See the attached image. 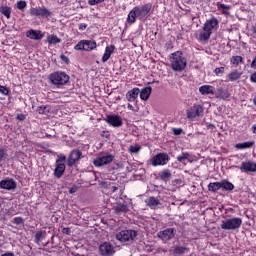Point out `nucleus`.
I'll list each match as a JSON object with an SVG mask.
<instances>
[{
    "label": "nucleus",
    "mask_w": 256,
    "mask_h": 256,
    "mask_svg": "<svg viewBox=\"0 0 256 256\" xmlns=\"http://www.w3.org/2000/svg\"><path fill=\"white\" fill-rule=\"evenodd\" d=\"M220 185L221 189L224 191H233V189H235V185H233V183L229 182L228 180H222Z\"/></svg>",
    "instance_id": "c85d7f7f"
},
{
    "label": "nucleus",
    "mask_w": 256,
    "mask_h": 256,
    "mask_svg": "<svg viewBox=\"0 0 256 256\" xmlns=\"http://www.w3.org/2000/svg\"><path fill=\"white\" fill-rule=\"evenodd\" d=\"M97 49V42L94 40H84V51H93Z\"/></svg>",
    "instance_id": "bb28decb"
},
{
    "label": "nucleus",
    "mask_w": 256,
    "mask_h": 256,
    "mask_svg": "<svg viewBox=\"0 0 256 256\" xmlns=\"http://www.w3.org/2000/svg\"><path fill=\"white\" fill-rule=\"evenodd\" d=\"M139 93H141V89H139V88H133V89L129 90L126 93L127 101H129L130 103H133V101H135V99H137V97H139Z\"/></svg>",
    "instance_id": "a211bd4d"
},
{
    "label": "nucleus",
    "mask_w": 256,
    "mask_h": 256,
    "mask_svg": "<svg viewBox=\"0 0 256 256\" xmlns=\"http://www.w3.org/2000/svg\"><path fill=\"white\" fill-rule=\"evenodd\" d=\"M146 205L151 207L152 209H157V205H161V201L154 196H151L149 199L146 200Z\"/></svg>",
    "instance_id": "a878e982"
},
{
    "label": "nucleus",
    "mask_w": 256,
    "mask_h": 256,
    "mask_svg": "<svg viewBox=\"0 0 256 256\" xmlns=\"http://www.w3.org/2000/svg\"><path fill=\"white\" fill-rule=\"evenodd\" d=\"M60 59L63 61V63H66V65H69V58L67 56H65L64 54H61Z\"/></svg>",
    "instance_id": "09e8293b"
},
{
    "label": "nucleus",
    "mask_w": 256,
    "mask_h": 256,
    "mask_svg": "<svg viewBox=\"0 0 256 256\" xmlns=\"http://www.w3.org/2000/svg\"><path fill=\"white\" fill-rule=\"evenodd\" d=\"M65 161H67V157L63 154L58 155V159L56 160V164L65 165Z\"/></svg>",
    "instance_id": "79ce46f5"
},
{
    "label": "nucleus",
    "mask_w": 256,
    "mask_h": 256,
    "mask_svg": "<svg viewBox=\"0 0 256 256\" xmlns=\"http://www.w3.org/2000/svg\"><path fill=\"white\" fill-rule=\"evenodd\" d=\"M70 77L63 71H57L49 75V80L52 85L58 89L69 83Z\"/></svg>",
    "instance_id": "7ed1b4c3"
},
{
    "label": "nucleus",
    "mask_w": 256,
    "mask_h": 256,
    "mask_svg": "<svg viewBox=\"0 0 256 256\" xmlns=\"http://www.w3.org/2000/svg\"><path fill=\"white\" fill-rule=\"evenodd\" d=\"M252 33L256 35V23L252 26Z\"/></svg>",
    "instance_id": "13d9d810"
},
{
    "label": "nucleus",
    "mask_w": 256,
    "mask_h": 256,
    "mask_svg": "<svg viewBox=\"0 0 256 256\" xmlns=\"http://www.w3.org/2000/svg\"><path fill=\"white\" fill-rule=\"evenodd\" d=\"M113 159L115 156L112 154H108L106 156H98L93 160L94 167H103V165H109V163H113Z\"/></svg>",
    "instance_id": "1a4fd4ad"
},
{
    "label": "nucleus",
    "mask_w": 256,
    "mask_h": 256,
    "mask_svg": "<svg viewBox=\"0 0 256 256\" xmlns=\"http://www.w3.org/2000/svg\"><path fill=\"white\" fill-rule=\"evenodd\" d=\"M26 37L34 41H41V39L43 38V33H41V30L31 29L26 32Z\"/></svg>",
    "instance_id": "f3484780"
},
{
    "label": "nucleus",
    "mask_w": 256,
    "mask_h": 256,
    "mask_svg": "<svg viewBox=\"0 0 256 256\" xmlns=\"http://www.w3.org/2000/svg\"><path fill=\"white\" fill-rule=\"evenodd\" d=\"M219 27V20L217 18H211L206 20V22L203 25V31H210V33H213L214 29H218Z\"/></svg>",
    "instance_id": "4468645a"
},
{
    "label": "nucleus",
    "mask_w": 256,
    "mask_h": 256,
    "mask_svg": "<svg viewBox=\"0 0 256 256\" xmlns=\"http://www.w3.org/2000/svg\"><path fill=\"white\" fill-rule=\"evenodd\" d=\"M211 34V31L203 30L200 32L198 39L199 41H209V39H211Z\"/></svg>",
    "instance_id": "2f4dec72"
},
{
    "label": "nucleus",
    "mask_w": 256,
    "mask_h": 256,
    "mask_svg": "<svg viewBox=\"0 0 256 256\" xmlns=\"http://www.w3.org/2000/svg\"><path fill=\"white\" fill-rule=\"evenodd\" d=\"M127 211H129V208L127 207V204H117L115 206V213L117 215H120V213H127Z\"/></svg>",
    "instance_id": "7c9ffc66"
},
{
    "label": "nucleus",
    "mask_w": 256,
    "mask_h": 256,
    "mask_svg": "<svg viewBox=\"0 0 256 256\" xmlns=\"http://www.w3.org/2000/svg\"><path fill=\"white\" fill-rule=\"evenodd\" d=\"M112 193H115V191H117L118 189H119V187H117V186H112Z\"/></svg>",
    "instance_id": "680f3d73"
},
{
    "label": "nucleus",
    "mask_w": 256,
    "mask_h": 256,
    "mask_svg": "<svg viewBox=\"0 0 256 256\" xmlns=\"http://www.w3.org/2000/svg\"><path fill=\"white\" fill-rule=\"evenodd\" d=\"M0 93L2 95H9V88L0 85Z\"/></svg>",
    "instance_id": "49530a36"
},
{
    "label": "nucleus",
    "mask_w": 256,
    "mask_h": 256,
    "mask_svg": "<svg viewBox=\"0 0 256 256\" xmlns=\"http://www.w3.org/2000/svg\"><path fill=\"white\" fill-rule=\"evenodd\" d=\"M37 111L40 115H47V113H49V108L45 105H42L38 107Z\"/></svg>",
    "instance_id": "a19ab883"
},
{
    "label": "nucleus",
    "mask_w": 256,
    "mask_h": 256,
    "mask_svg": "<svg viewBox=\"0 0 256 256\" xmlns=\"http://www.w3.org/2000/svg\"><path fill=\"white\" fill-rule=\"evenodd\" d=\"M99 253L102 256H112L115 253V246L109 242H104L99 246Z\"/></svg>",
    "instance_id": "f8f14e48"
},
{
    "label": "nucleus",
    "mask_w": 256,
    "mask_h": 256,
    "mask_svg": "<svg viewBox=\"0 0 256 256\" xmlns=\"http://www.w3.org/2000/svg\"><path fill=\"white\" fill-rule=\"evenodd\" d=\"M241 225H243V220L235 217L223 220L220 227L224 231H235V229H239Z\"/></svg>",
    "instance_id": "39448f33"
},
{
    "label": "nucleus",
    "mask_w": 256,
    "mask_h": 256,
    "mask_svg": "<svg viewBox=\"0 0 256 256\" xmlns=\"http://www.w3.org/2000/svg\"><path fill=\"white\" fill-rule=\"evenodd\" d=\"M13 223L14 225H23L25 223V220L23 219V217H15L13 219Z\"/></svg>",
    "instance_id": "c03bdc74"
},
{
    "label": "nucleus",
    "mask_w": 256,
    "mask_h": 256,
    "mask_svg": "<svg viewBox=\"0 0 256 256\" xmlns=\"http://www.w3.org/2000/svg\"><path fill=\"white\" fill-rule=\"evenodd\" d=\"M115 51V45H110L105 48L104 55L102 56V63H107L111 58V54Z\"/></svg>",
    "instance_id": "6ab92c4d"
},
{
    "label": "nucleus",
    "mask_w": 256,
    "mask_h": 256,
    "mask_svg": "<svg viewBox=\"0 0 256 256\" xmlns=\"http://www.w3.org/2000/svg\"><path fill=\"white\" fill-rule=\"evenodd\" d=\"M202 113H203V106L199 104L194 105L186 112L188 119H195L196 117H201Z\"/></svg>",
    "instance_id": "ddd939ff"
},
{
    "label": "nucleus",
    "mask_w": 256,
    "mask_h": 256,
    "mask_svg": "<svg viewBox=\"0 0 256 256\" xmlns=\"http://www.w3.org/2000/svg\"><path fill=\"white\" fill-rule=\"evenodd\" d=\"M230 63L231 65H235V67H238L240 63L245 62L243 61V58L241 56H232V58L230 59Z\"/></svg>",
    "instance_id": "f704fd0d"
},
{
    "label": "nucleus",
    "mask_w": 256,
    "mask_h": 256,
    "mask_svg": "<svg viewBox=\"0 0 256 256\" xmlns=\"http://www.w3.org/2000/svg\"><path fill=\"white\" fill-rule=\"evenodd\" d=\"M158 177L161 181H165V182L170 181V179H171V170L164 169V170L160 171L158 173Z\"/></svg>",
    "instance_id": "393cba45"
},
{
    "label": "nucleus",
    "mask_w": 256,
    "mask_h": 256,
    "mask_svg": "<svg viewBox=\"0 0 256 256\" xmlns=\"http://www.w3.org/2000/svg\"><path fill=\"white\" fill-rule=\"evenodd\" d=\"M1 256H15V254L11 253V252H7L2 254Z\"/></svg>",
    "instance_id": "4d7b16f0"
},
{
    "label": "nucleus",
    "mask_w": 256,
    "mask_h": 256,
    "mask_svg": "<svg viewBox=\"0 0 256 256\" xmlns=\"http://www.w3.org/2000/svg\"><path fill=\"white\" fill-rule=\"evenodd\" d=\"M60 41H61V39H59V37H57V35L48 36V43L50 45H57V43H59Z\"/></svg>",
    "instance_id": "58836bf2"
},
{
    "label": "nucleus",
    "mask_w": 256,
    "mask_h": 256,
    "mask_svg": "<svg viewBox=\"0 0 256 256\" xmlns=\"http://www.w3.org/2000/svg\"><path fill=\"white\" fill-rule=\"evenodd\" d=\"M16 7L17 9H19L20 11H23V9H25V7H27V2L20 0L16 3Z\"/></svg>",
    "instance_id": "37998d69"
},
{
    "label": "nucleus",
    "mask_w": 256,
    "mask_h": 256,
    "mask_svg": "<svg viewBox=\"0 0 256 256\" xmlns=\"http://www.w3.org/2000/svg\"><path fill=\"white\" fill-rule=\"evenodd\" d=\"M0 13L4 15L7 19H11V7L9 6H0Z\"/></svg>",
    "instance_id": "72a5a7b5"
},
{
    "label": "nucleus",
    "mask_w": 256,
    "mask_h": 256,
    "mask_svg": "<svg viewBox=\"0 0 256 256\" xmlns=\"http://www.w3.org/2000/svg\"><path fill=\"white\" fill-rule=\"evenodd\" d=\"M253 103L256 106V97L253 98Z\"/></svg>",
    "instance_id": "0e129e2a"
},
{
    "label": "nucleus",
    "mask_w": 256,
    "mask_h": 256,
    "mask_svg": "<svg viewBox=\"0 0 256 256\" xmlns=\"http://www.w3.org/2000/svg\"><path fill=\"white\" fill-rule=\"evenodd\" d=\"M153 91V88H151V86L145 87L142 90H140L139 95H140V99L142 101H147L149 99V97H151V93Z\"/></svg>",
    "instance_id": "aec40b11"
},
{
    "label": "nucleus",
    "mask_w": 256,
    "mask_h": 256,
    "mask_svg": "<svg viewBox=\"0 0 256 256\" xmlns=\"http://www.w3.org/2000/svg\"><path fill=\"white\" fill-rule=\"evenodd\" d=\"M47 237V232L45 230H40L35 233L34 241L39 245L43 239Z\"/></svg>",
    "instance_id": "cd10ccee"
},
{
    "label": "nucleus",
    "mask_w": 256,
    "mask_h": 256,
    "mask_svg": "<svg viewBox=\"0 0 256 256\" xmlns=\"http://www.w3.org/2000/svg\"><path fill=\"white\" fill-rule=\"evenodd\" d=\"M20 121H23V118L22 117H19Z\"/></svg>",
    "instance_id": "69168bd1"
},
{
    "label": "nucleus",
    "mask_w": 256,
    "mask_h": 256,
    "mask_svg": "<svg viewBox=\"0 0 256 256\" xmlns=\"http://www.w3.org/2000/svg\"><path fill=\"white\" fill-rule=\"evenodd\" d=\"M189 157H191L189 152H183L181 155L177 156V161H179V163H185Z\"/></svg>",
    "instance_id": "4c0bfd02"
},
{
    "label": "nucleus",
    "mask_w": 256,
    "mask_h": 256,
    "mask_svg": "<svg viewBox=\"0 0 256 256\" xmlns=\"http://www.w3.org/2000/svg\"><path fill=\"white\" fill-rule=\"evenodd\" d=\"M137 237V231L135 230H122L116 234L117 241L124 243V245H131Z\"/></svg>",
    "instance_id": "20e7f679"
},
{
    "label": "nucleus",
    "mask_w": 256,
    "mask_h": 256,
    "mask_svg": "<svg viewBox=\"0 0 256 256\" xmlns=\"http://www.w3.org/2000/svg\"><path fill=\"white\" fill-rule=\"evenodd\" d=\"M81 155H83V153L79 149L72 150L66 160L67 167H73V165L81 159Z\"/></svg>",
    "instance_id": "9d476101"
},
{
    "label": "nucleus",
    "mask_w": 256,
    "mask_h": 256,
    "mask_svg": "<svg viewBox=\"0 0 256 256\" xmlns=\"http://www.w3.org/2000/svg\"><path fill=\"white\" fill-rule=\"evenodd\" d=\"M77 190L75 189V188H71L70 190H69V193H75Z\"/></svg>",
    "instance_id": "e2e57ef3"
},
{
    "label": "nucleus",
    "mask_w": 256,
    "mask_h": 256,
    "mask_svg": "<svg viewBox=\"0 0 256 256\" xmlns=\"http://www.w3.org/2000/svg\"><path fill=\"white\" fill-rule=\"evenodd\" d=\"M105 0H89V5H98V3H103Z\"/></svg>",
    "instance_id": "8fccbe9b"
},
{
    "label": "nucleus",
    "mask_w": 256,
    "mask_h": 256,
    "mask_svg": "<svg viewBox=\"0 0 256 256\" xmlns=\"http://www.w3.org/2000/svg\"><path fill=\"white\" fill-rule=\"evenodd\" d=\"M0 188L6 189L7 191H14V189H17V182L10 178L4 179L0 182Z\"/></svg>",
    "instance_id": "2eb2a0df"
},
{
    "label": "nucleus",
    "mask_w": 256,
    "mask_h": 256,
    "mask_svg": "<svg viewBox=\"0 0 256 256\" xmlns=\"http://www.w3.org/2000/svg\"><path fill=\"white\" fill-rule=\"evenodd\" d=\"M65 164H56V168L54 169V177L56 179H61L65 174Z\"/></svg>",
    "instance_id": "5701e85b"
},
{
    "label": "nucleus",
    "mask_w": 256,
    "mask_h": 256,
    "mask_svg": "<svg viewBox=\"0 0 256 256\" xmlns=\"http://www.w3.org/2000/svg\"><path fill=\"white\" fill-rule=\"evenodd\" d=\"M106 123L111 127H121L123 125V118L119 115L110 114L105 117Z\"/></svg>",
    "instance_id": "9b49d317"
},
{
    "label": "nucleus",
    "mask_w": 256,
    "mask_h": 256,
    "mask_svg": "<svg viewBox=\"0 0 256 256\" xmlns=\"http://www.w3.org/2000/svg\"><path fill=\"white\" fill-rule=\"evenodd\" d=\"M5 159V149L3 147H0V162Z\"/></svg>",
    "instance_id": "3c124183"
},
{
    "label": "nucleus",
    "mask_w": 256,
    "mask_h": 256,
    "mask_svg": "<svg viewBox=\"0 0 256 256\" xmlns=\"http://www.w3.org/2000/svg\"><path fill=\"white\" fill-rule=\"evenodd\" d=\"M175 235H177V229L166 228L165 230L158 232L157 237L163 241V243H168L171 239H175Z\"/></svg>",
    "instance_id": "6e6552de"
},
{
    "label": "nucleus",
    "mask_w": 256,
    "mask_h": 256,
    "mask_svg": "<svg viewBox=\"0 0 256 256\" xmlns=\"http://www.w3.org/2000/svg\"><path fill=\"white\" fill-rule=\"evenodd\" d=\"M201 95H215V87L211 85H203L199 88Z\"/></svg>",
    "instance_id": "412c9836"
},
{
    "label": "nucleus",
    "mask_w": 256,
    "mask_h": 256,
    "mask_svg": "<svg viewBox=\"0 0 256 256\" xmlns=\"http://www.w3.org/2000/svg\"><path fill=\"white\" fill-rule=\"evenodd\" d=\"M251 68H252V69H256V56H255L254 59L252 60Z\"/></svg>",
    "instance_id": "6e6d98bb"
},
{
    "label": "nucleus",
    "mask_w": 256,
    "mask_h": 256,
    "mask_svg": "<svg viewBox=\"0 0 256 256\" xmlns=\"http://www.w3.org/2000/svg\"><path fill=\"white\" fill-rule=\"evenodd\" d=\"M75 51H85L84 40H81L74 46Z\"/></svg>",
    "instance_id": "ea45409f"
},
{
    "label": "nucleus",
    "mask_w": 256,
    "mask_h": 256,
    "mask_svg": "<svg viewBox=\"0 0 256 256\" xmlns=\"http://www.w3.org/2000/svg\"><path fill=\"white\" fill-rule=\"evenodd\" d=\"M214 95L216 96V99H229V90L218 88L214 91Z\"/></svg>",
    "instance_id": "4be33fe9"
},
{
    "label": "nucleus",
    "mask_w": 256,
    "mask_h": 256,
    "mask_svg": "<svg viewBox=\"0 0 256 256\" xmlns=\"http://www.w3.org/2000/svg\"><path fill=\"white\" fill-rule=\"evenodd\" d=\"M174 135H181L183 133V129L181 128H173Z\"/></svg>",
    "instance_id": "603ef678"
},
{
    "label": "nucleus",
    "mask_w": 256,
    "mask_h": 256,
    "mask_svg": "<svg viewBox=\"0 0 256 256\" xmlns=\"http://www.w3.org/2000/svg\"><path fill=\"white\" fill-rule=\"evenodd\" d=\"M215 75L219 76V75H223V73H225V67H218L214 70Z\"/></svg>",
    "instance_id": "a18cd8bd"
},
{
    "label": "nucleus",
    "mask_w": 256,
    "mask_h": 256,
    "mask_svg": "<svg viewBox=\"0 0 256 256\" xmlns=\"http://www.w3.org/2000/svg\"><path fill=\"white\" fill-rule=\"evenodd\" d=\"M29 15H31V17H40L42 19H47L53 15V12H51L45 6H38L35 8H30Z\"/></svg>",
    "instance_id": "423d86ee"
},
{
    "label": "nucleus",
    "mask_w": 256,
    "mask_h": 256,
    "mask_svg": "<svg viewBox=\"0 0 256 256\" xmlns=\"http://www.w3.org/2000/svg\"><path fill=\"white\" fill-rule=\"evenodd\" d=\"M62 233H64V235H71V228H63Z\"/></svg>",
    "instance_id": "5fc2aeb1"
},
{
    "label": "nucleus",
    "mask_w": 256,
    "mask_h": 256,
    "mask_svg": "<svg viewBox=\"0 0 256 256\" xmlns=\"http://www.w3.org/2000/svg\"><path fill=\"white\" fill-rule=\"evenodd\" d=\"M78 29H79L80 31H85V29H87V24H85V23H80V24L78 25Z\"/></svg>",
    "instance_id": "864d4df0"
},
{
    "label": "nucleus",
    "mask_w": 256,
    "mask_h": 256,
    "mask_svg": "<svg viewBox=\"0 0 256 256\" xmlns=\"http://www.w3.org/2000/svg\"><path fill=\"white\" fill-rule=\"evenodd\" d=\"M128 109H129L130 111H135V108H134L133 105H131V104H128Z\"/></svg>",
    "instance_id": "bf43d9fd"
},
{
    "label": "nucleus",
    "mask_w": 256,
    "mask_h": 256,
    "mask_svg": "<svg viewBox=\"0 0 256 256\" xmlns=\"http://www.w3.org/2000/svg\"><path fill=\"white\" fill-rule=\"evenodd\" d=\"M252 133H254V135H256V124H254V125L252 126Z\"/></svg>",
    "instance_id": "052dcab7"
},
{
    "label": "nucleus",
    "mask_w": 256,
    "mask_h": 256,
    "mask_svg": "<svg viewBox=\"0 0 256 256\" xmlns=\"http://www.w3.org/2000/svg\"><path fill=\"white\" fill-rule=\"evenodd\" d=\"M240 170L242 171V173H255L256 163L251 161L242 162Z\"/></svg>",
    "instance_id": "dca6fc26"
},
{
    "label": "nucleus",
    "mask_w": 256,
    "mask_h": 256,
    "mask_svg": "<svg viewBox=\"0 0 256 256\" xmlns=\"http://www.w3.org/2000/svg\"><path fill=\"white\" fill-rule=\"evenodd\" d=\"M185 251H189V249L184 246H175L174 255H183Z\"/></svg>",
    "instance_id": "c9c22d12"
},
{
    "label": "nucleus",
    "mask_w": 256,
    "mask_h": 256,
    "mask_svg": "<svg viewBox=\"0 0 256 256\" xmlns=\"http://www.w3.org/2000/svg\"><path fill=\"white\" fill-rule=\"evenodd\" d=\"M217 7L218 9H223V11H228L229 6L225 5V4H221L220 2H217Z\"/></svg>",
    "instance_id": "de8ad7c7"
},
{
    "label": "nucleus",
    "mask_w": 256,
    "mask_h": 256,
    "mask_svg": "<svg viewBox=\"0 0 256 256\" xmlns=\"http://www.w3.org/2000/svg\"><path fill=\"white\" fill-rule=\"evenodd\" d=\"M170 160H171V158L169 157L168 153H165V152L158 153L151 159V165H153V167L167 165Z\"/></svg>",
    "instance_id": "0eeeda50"
},
{
    "label": "nucleus",
    "mask_w": 256,
    "mask_h": 256,
    "mask_svg": "<svg viewBox=\"0 0 256 256\" xmlns=\"http://www.w3.org/2000/svg\"><path fill=\"white\" fill-rule=\"evenodd\" d=\"M255 145V142L253 141H248V142H243V143H238L235 145L236 149H251Z\"/></svg>",
    "instance_id": "473e14b6"
},
{
    "label": "nucleus",
    "mask_w": 256,
    "mask_h": 256,
    "mask_svg": "<svg viewBox=\"0 0 256 256\" xmlns=\"http://www.w3.org/2000/svg\"><path fill=\"white\" fill-rule=\"evenodd\" d=\"M241 75H242L241 72H239L238 70H234L226 76V79H227L226 81L228 82L238 81V79H241Z\"/></svg>",
    "instance_id": "b1692460"
},
{
    "label": "nucleus",
    "mask_w": 256,
    "mask_h": 256,
    "mask_svg": "<svg viewBox=\"0 0 256 256\" xmlns=\"http://www.w3.org/2000/svg\"><path fill=\"white\" fill-rule=\"evenodd\" d=\"M221 189V182H212L208 184V191L211 193H217Z\"/></svg>",
    "instance_id": "c756f323"
},
{
    "label": "nucleus",
    "mask_w": 256,
    "mask_h": 256,
    "mask_svg": "<svg viewBox=\"0 0 256 256\" xmlns=\"http://www.w3.org/2000/svg\"><path fill=\"white\" fill-rule=\"evenodd\" d=\"M153 9L152 3H146L143 6H135L128 14L127 23L133 25L139 19V21H145Z\"/></svg>",
    "instance_id": "f257e3e1"
},
{
    "label": "nucleus",
    "mask_w": 256,
    "mask_h": 256,
    "mask_svg": "<svg viewBox=\"0 0 256 256\" xmlns=\"http://www.w3.org/2000/svg\"><path fill=\"white\" fill-rule=\"evenodd\" d=\"M128 151L129 153H131V155H136L137 153H139V151H141V146L139 144L131 145Z\"/></svg>",
    "instance_id": "e433bc0d"
},
{
    "label": "nucleus",
    "mask_w": 256,
    "mask_h": 256,
    "mask_svg": "<svg viewBox=\"0 0 256 256\" xmlns=\"http://www.w3.org/2000/svg\"><path fill=\"white\" fill-rule=\"evenodd\" d=\"M170 65L172 71H176L177 73H181V71H185L187 67V58L183 51H176L170 55Z\"/></svg>",
    "instance_id": "f03ea898"
}]
</instances>
